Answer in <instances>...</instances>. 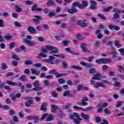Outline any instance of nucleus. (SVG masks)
<instances>
[{"label": "nucleus", "instance_id": "nucleus-1", "mask_svg": "<svg viewBox=\"0 0 124 124\" xmlns=\"http://www.w3.org/2000/svg\"><path fill=\"white\" fill-rule=\"evenodd\" d=\"M46 49L43 48L42 49V53H44V54L48 53V50L50 51V54H58V53L60 52V50H59V48L47 45L46 46Z\"/></svg>", "mask_w": 124, "mask_h": 124}, {"label": "nucleus", "instance_id": "nucleus-2", "mask_svg": "<svg viewBox=\"0 0 124 124\" xmlns=\"http://www.w3.org/2000/svg\"><path fill=\"white\" fill-rule=\"evenodd\" d=\"M70 118L72 120H74V123L76 124H79L80 121H82L80 115L77 112H74L73 115H71Z\"/></svg>", "mask_w": 124, "mask_h": 124}, {"label": "nucleus", "instance_id": "nucleus-3", "mask_svg": "<svg viewBox=\"0 0 124 124\" xmlns=\"http://www.w3.org/2000/svg\"><path fill=\"white\" fill-rule=\"evenodd\" d=\"M96 63H98V64H101V63L106 64L107 63H109L110 62H112L111 59H105L102 58L100 59H97L95 60Z\"/></svg>", "mask_w": 124, "mask_h": 124}, {"label": "nucleus", "instance_id": "nucleus-4", "mask_svg": "<svg viewBox=\"0 0 124 124\" xmlns=\"http://www.w3.org/2000/svg\"><path fill=\"white\" fill-rule=\"evenodd\" d=\"M65 11H66L70 14H75L78 12V10L76 9V8L72 7L70 9H69L68 7L64 8Z\"/></svg>", "mask_w": 124, "mask_h": 124}, {"label": "nucleus", "instance_id": "nucleus-5", "mask_svg": "<svg viewBox=\"0 0 124 124\" xmlns=\"http://www.w3.org/2000/svg\"><path fill=\"white\" fill-rule=\"evenodd\" d=\"M34 87L35 88H32V91H41L42 90V87H39V81L38 80L36 81L33 84Z\"/></svg>", "mask_w": 124, "mask_h": 124}, {"label": "nucleus", "instance_id": "nucleus-6", "mask_svg": "<svg viewBox=\"0 0 124 124\" xmlns=\"http://www.w3.org/2000/svg\"><path fill=\"white\" fill-rule=\"evenodd\" d=\"M6 83L8 84V85H10L11 86H17L18 87H21L23 85H22V83L21 82H18L17 84L16 82H13L10 80H6Z\"/></svg>", "mask_w": 124, "mask_h": 124}, {"label": "nucleus", "instance_id": "nucleus-7", "mask_svg": "<svg viewBox=\"0 0 124 124\" xmlns=\"http://www.w3.org/2000/svg\"><path fill=\"white\" fill-rule=\"evenodd\" d=\"M38 5L37 4H34L31 7V11L34 12L36 11L37 12H39V11H42V9L41 8H37Z\"/></svg>", "mask_w": 124, "mask_h": 124}, {"label": "nucleus", "instance_id": "nucleus-8", "mask_svg": "<svg viewBox=\"0 0 124 124\" xmlns=\"http://www.w3.org/2000/svg\"><path fill=\"white\" fill-rule=\"evenodd\" d=\"M23 42H25V43H27L28 44V46H34L35 45V42H32L31 40H29L27 39H24L23 40Z\"/></svg>", "mask_w": 124, "mask_h": 124}, {"label": "nucleus", "instance_id": "nucleus-9", "mask_svg": "<svg viewBox=\"0 0 124 124\" xmlns=\"http://www.w3.org/2000/svg\"><path fill=\"white\" fill-rule=\"evenodd\" d=\"M31 74H33V75H36V76H39V75H40V72L38 70L31 68Z\"/></svg>", "mask_w": 124, "mask_h": 124}, {"label": "nucleus", "instance_id": "nucleus-10", "mask_svg": "<svg viewBox=\"0 0 124 124\" xmlns=\"http://www.w3.org/2000/svg\"><path fill=\"white\" fill-rule=\"evenodd\" d=\"M94 87L96 89L99 88V87H101V88H104V89H105L106 88V86L104 85V84L101 82L96 83L94 85Z\"/></svg>", "mask_w": 124, "mask_h": 124}, {"label": "nucleus", "instance_id": "nucleus-11", "mask_svg": "<svg viewBox=\"0 0 124 124\" xmlns=\"http://www.w3.org/2000/svg\"><path fill=\"white\" fill-rule=\"evenodd\" d=\"M102 75L99 73L94 75V77L92 78V80H99L101 79Z\"/></svg>", "mask_w": 124, "mask_h": 124}, {"label": "nucleus", "instance_id": "nucleus-12", "mask_svg": "<svg viewBox=\"0 0 124 124\" xmlns=\"http://www.w3.org/2000/svg\"><path fill=\"white\" fill-rule=\"evenodd\" d=\"M73 7H76L78 6L79 9H83L84 7L83 6H80V2H75L72 4Z\"/></svg>", "mask_w": 124, "mask_h": 124}, {"label": "nucleus", "instance_id": "nucleus-13", "mask_svg": "<svg viewBox=\"0 0 124 124\" xmlns=\"http://www.w3.org/2000/svg\"><path fill=\"white\" fill-rule=\"evenodd\" d=\"M85 21L86 20H84V21H83L82 20H79L77 22V24L79 26H81V27H88V25H87V23H85Z\"/></svg>", "mask_w": 124, "mask_h": 124}, {"label": "nucleus", "instance_id": "nucleus-14", "mask_svg": "<svg viewBox=\"0 0 124 124\" xmlns=\"http://www.w3.org/2000/svg\"><path fill=\"white\" fill-rule=\"evenodd\" d=\"M35 18H36L33 19V21L35 24H39V20H42V17L40 16H36Z\"/></svg>", "mask_w": 124, "mask_h": 124}, {"label": "nucleus", "instance_id": "nucleus-15", "mask_svg": "<svg viewBox=\"0 0 124 124\" xmlns=\"http://www.w3.org/2000/svg\"><path fill=\"white\" fill-rule=\"evenodd\" d=\"M113 12H114L115 13H116V14H115L113 16H120V15L118 13H121L122 12V11H121L120 9L116 8H114L113 10Z\"/></svg>", "mask_w": 124, "mask_h": 124}, {"label": "nucleus", "instance_id": "nucleus-16", "mask_svg": "<svg viewBox=\"0 0 124 124\" xmlns=\"http://www.w3.org/2000/svg\"><path fill=\"white\" fill-rule=\"evenodd\" d=\"M28 31H30V32H31V33H34V34H36V30L34 28L30 26L28 28Z\"/></svg>", "mask_w": 124, "mask_h": 124}, {"label": "nucleus", "instance_id": "nucleus-17", "mask_svg": "<svg viewBox=\"0 0 124 124\" xmlns=\"http://www.w3.org/2000/svg\"><path fill=\"white\" fill-rule=\"evenodd\" d=\"M107 106H108V103H101L99 104L97 106V107H100V108H105V107H107Z\"/></svg>", "mask_w": 124, "mask_h": 124}, {"label": "nucleus", "instance_id": "nucleus-18", "mask_svg": "<svg viewBox=\"0 0 124 124\" xmlns=\"http://www.w3.org/2000/svg\"><path fill=\"white\" fill-rule=\"evenodd\" d=\"M68 74H70V72H68V73H65V74H57L55 75H56V78H60V77H62V76H68Z\"/></svg>", "mask_w": 124, "mask_h": 124}, {"label": "nucleus", "instance_id": "nucleus-19", "mask_svg": "<svg viewBox=\"0 0 124 124\" xmlns=\"http://www.w3.org/2000/svg\"><path fill=\"white\" fill-rule=\"evenodd\" d=\"M47 103H43L41 106V110L42 111H46L47 108H46V107H47Z\"/></svg>", "mask_w": 124, "mask_h": 124}, {"label": "nucleus", "instance_id": "nucleus-20", "mask_svg": "<svg viewBox=\"0 0 124 124\" xmlns=\"http://www.w3.org/2000/svg\"><path fill=\"white\" fill-rule=\"evenodd\" d=\"M86 101H89V99L86 97H83L81 102H82L84 106H87V105H88V103Z\"/></svg>", "mask_w": 124, "mask_h": 124}, {"label": "nucleus", "instance_id": "nucleus-21", "mask_svg": "<svg viewBox=\"0 0 124 124\" xmlns=\"http://www.w3.org/2000/svg\"><path fill=\"white\" fill-rule=\"evenodd\" d=\"M80 115L83 119H84V120H89V119H90V116L88 114H86L84 113H81Z\"/></svg>", "mask_w": 124, "mask_h": 124}, {"label": "nucleus", "instance_id": "nucleus-22", "mask_svg": "<svg viewBox=\"0 0 124 124\" xmlns=\"http://www.w3.org/2000/svg\"><path fill=\"white\" fill-rule=\"evenodd\" d=\"M46 5L47 6H51L52 5H56V4L54 2V0H49L46 3Z\"/></svg>", "mask_w": 124, "mask_h": 124}, {"label": "nucleus", "instance_id": "nucleus-23", "mask_svg": "<svg viewBox=\"0 0 124 124\" xmlns=\"http://www.w3.org/2000/svg\"><path fill=\"white\" fill-rule=\"evenodd\" d=\"M33 104V101L32 100H29L27 102H25V105L27 107H30L31 104Z\"/></svg>", "mask_w": 124, "mask_h": 124}, {"label": "nucleus", "instance_id": "nucleus-24", "mask_svg": "<svg viewBox=\"0 0 124 124\" xmlns=\"http://www.w3.org/2000/svg\"><path fill=\"white\" fill-rule=\"evenodd\" d=\"M45 62H47V63H50V64H55L54 61L49 59H46L44 60Z\"/></svg>", "mask_w": 124, "mask_h": 124}, {"label": "nucleus", "instance_id": "nucleus-25", "mask_svg": "<svg viewBox=\"0 0 124 124\" xmlns=\"http://www.w3.org/2000/svg\"><path fill=\"white\" fill-rule=\"evenodd\" d=\"M115 45L117 47V48H121L122 47V45L121 44V41L116 40L114 43Z\"/></svg>", "mask_w": 124, "mask_h": 124}, {"label": "nucleus", "instance_id": "nucleus-26", "mask_svg": "<svg viewBox=\"0 0 124 124\" xmlns=\"http://www.w3.org/2000/svg\"><path fill=\"white\" fill-rule=\"evenodd\" d=\"M41 57H42V58H47L48 57V56L47 55L45 54V53H44L43 52H42L39 54V56H37V58L41 59Z\"/></svg>", "mask_w": 124, "mask_h": 124}, {"label": "nucleus", "instance_id": "nucleus-27", "mask_svg": "<svg viewBox=\"0 0 124 124\" xmlns=\"http://www.w3.org/2000/svg\"><path fill=\"white\" fill-rule=\"evenodd\" d=\"M81 49L84 51L87 52V44H81Z\"/></svg>", "mask_w": 124, "mask_h": 124}, {"label": "nucleus", "instance_id": "nucleus-28", "mask_svg": "<svg viewBox=\"0 0 124 124\" xmlns=\"http://www.w3.org/2000/svg\"><path fill=\"white\" fill-rule=\"evenodd\" d=\"M82 5H80V6H83V9H84V8H85V7H87V6H88V5H89L88 2L85 0L82 1Z\"/></svg>", "mask_w": 124, "mask_h": 124}, {"label": "nucleus", "instance_id": "nucleus-29", "mask_svg": "<svg viewBox=\"0 0 124 124\" xmlns=\"http://www.w3.org/2000/svg\"><path fill=\"white\" fill-rule=\"evenodd\" d=\"M12 58V59H13L14 60H16V61H20V57L18 56L17 54H13Z\"/></svg>", "mask_w": 124, "mask_h": 124}, {"label": "nucleus", "instance_id": "nucleus-30", "mask_svg": "<svg viewBox=\"0 0 124 124\" xmlns=\"http://www.w3.org/2000/svg\"><path fill=\"white\" fill-rule=\"evenodd\" d=\"M112 8L113 6H110L109 7L104 8L103 11H104V12H108V11H110V10H111V9H112Z\"/></svg>", "mask_w": 124, "mask_h": 124}, {"label": "nucleus", "instance_id": "nucleus-31", "mask_svg": "<svg viewBox=\"0 0 124 124\" xmlns=\"http://www.w3.org/2000/svg\"><path fill=\"white\" fill-rule=\"evenodd\" d=\"M48 72L50 73V74H54V75H57V74H58V73L57 72V69H53L49 71Z\"/></svg>", "mask_w": 124, "mask_h": 124}, {"label": "nucleus", "instance_id": "nucleus-32", "mask_svg": "<svg viewBox=\"0 0 124 124\" xmlns=\"http://www.w3.org/2000/svg\"><path fill=\"white\" fill-rule=\"evenodd\" d=\"M72 68L74 69H76L77 70H82V67L76 65H73L71 66Z\"/></svg>", "mask_w": 124, "mask_h": 124}, {"label": "nucleus", "instance_id": "nucleus-33", "mask_svg": "<svg viewBox=\"0 0 124 124\" xmlns=\"http://www.w3.org/2000/svg\"><path fill=\"white\" fill-rule=\"evenodd\" d=\"M53 119H54V116L51 114H49V116L47 118V122L53 121Z\"/></svg>", "mask_w": 124, "mask_h": 124}, {"label": "nucleus", "instance_id": "nucleus-34", "mask_svg": "<svg viewBox=\"0 0 124 124\" xmlns=\"http://www.w3.org/2000/svg\"><path fill=\"white\" fill-rule=\"evenodd\" d=\"M25 64H26V65L33 64V62H32V61L31 60H29L25 62Z\"/></svg>", "mask_w": 124, "mask_h": 124}, {"label": "nucleus", "instance_id": "nucleus-35", "mask_svg": "<svg viewBox=\"0 0 124 124\" xmlns=\"http://www.w3.org/2000/svg\"><path fill=\"white\" fill-rule=\"evenodd\" d=\"M19 80H21L23 82H25L27 81V78H26V75L21 76L19 78Z\"/></svg>", "mask_w": 124, "mask_h": 124}, {"label": "nucleus", "instance_id": "nucleus-36", "mask_svg": "<svg viewBox=\"0 0 124 124\" xmlns=\"http://www.w3.org/2000/svg\"><path fill=\"white\" fill-rule=\"evenodd\" d=\"M33 120H34V123H35V124H37V123L40 121V119L38 116L34 117Z\"/></svg>", "mask_w": 124, "mask_h": 124}, {"label": "nucleus", "instance_id": "nucleus-37", "mask_svg": "<svg viewBox=\"0 0 124 124\" xmlns=\"http://www.w3.org/2000/svg\"><path fill=\"white\" fill-rule=\"evenodd\" d=\"M57 110V106L55 105H52L51 106V111L53 113H55L56 112V111Z\"/></svg>", "mask_w": 124, "mask_h": 124}, {"label": "nucleus", "instance_id": "nucleus-38", "mask_svg": "<svg viewBox=\"0 0 124 124\" xmlns=\"http://www.w3.org/2000/svg\"><path fill=\"white\" fill-rule=\"evenodd\" d=\"M113 86H115V87H122V83L116 81L114 84H113Z\"/></svg>", "mask_w": 124, "mask_h": 124}, {"label": "nucleus", "instance_id": "nucleus-39", "mask_svg": "<svg viewBox=\"0 0 124 124\" xmlns=\"http://www.w3.org/2000/svg\"><path fill=\"white\" fill-rule=\"evenodd\" d=\"M1 66L2 69H3V70H5V69H7L8 66L7 65V64H6V63H2Z\"/></svg>", "mask_w": 124, "mask_h": 124}, {"label": "nucleus", "instance_id": "nucleus-40", "mask_svg": "<svg viewBox=\"0 0 124 124\" xmlns=\"http://www.w3.org/2000/svg\"><path fill=\"white\" fill-rule=\"evenodd\" d=\"M104 112L105 114L107 115H110L111 114V111L108 108H106V109H104Z\"/></svg>", "mask_w": 124, "mask_h": 124}, {"label": "nucleus", "instance_id": "nucleus-41", "mask_svg": "<svg viewBox=\"0 0 124 124\" xmlns=\"http://www.w3.org/2000/svg\"><path fill=\"white\" fill-rule=\"evenodd\" d=\"M1 109H4L5 110H8L9 109H10V107L6 105H1Z\"/></svg>", "mask_w": 124, "mask_h": 124}, {"label": "nucleus", "instance_id": "nucleus-42", "mask_svg": "<svg viewBox=\"0 0 124 124\" xmlns=\"http://www.w3.org/2000/svg\"><path fill=\"white\" fill-rule=\"evenodd\" d=\"M96 72V70L94 68H91L89 70V73L90 74H93V73H95Z\"/></svg>", "mask_w": 124, "mask_h": 124}, {"label": "nucleus", "instance_id": "nucleus-43", "mask_svg": "<svg viewBox=\"0 0 124 124\" xmlns=\"http://www.w3.org/2000/svg\"><path fill=\"white\" fill-rule=\"evenodd\" d=\"M44 83L45 86H46V87H49V86H50V82H49V80H44Z\"/></svg>", "mask_w": 124, "mask_h": 124}, {"label": "nucleus", "instance_id": "nucleus-44", "mask_svg": "<svg viewBox=\"0 0 124 124\" xmlns=\"http://www.w3.org/2000/svg\"><path fill=\"white\" fill-rule=\"evenodd\" d=\"M53 56H54L55 57H58L59 58H61V59H64V58H65V57L64 56V55H63V54H61V55H57V54H53Z\"/></svg>", "mask_w": 124, "mask_h": 124}, {"label": "nucleus", "instance_id": "nucleus-45", "mask_svg": "<svg viewBox=\"0 0 124 124\" xmlns=\"http://www.w3.org/2000/svg\"><path fill=\"white\" fill-rule=\"evenodd\" d=\"M16 10L17 12H22V11H23V10L22 9V8L19 7L18 5H16Z\"/></svg>", "mask_w": 124, "mask_h": 124}, {"label": "nucleus", "instance_id": "nucleus-46", "mask_svg": "<svg viewBox=\"0 0 124 124\" xmlns=\"http://www.w3.org/2000/svg\"><path fill=\"white\" fill-rule=\"evenodd\" d=\"M59 82L60 83V84H65L66 81L65 80H63V79L62 78H60L59 80Z\"/></svg>", "mask_w": 124, "mask_h": 124}, {"label": "nucleus", "instance_id": "nucleus-47", "mask_svg": "<svg viewBox=\"0 0 124 124\" xmlns=\"http://www.w3.org/2000/svg\"><path fill=\"white\" fill-rule=\"evenodd\" d=\"M70 95V93H69V91H67L63 93V96H69Z\"/></svg>", "mask_w": 124, "mask_h": 124}, {"label": "nucleus", "instance_id": "nucleus-48", "mask_svg": "<svg viewBox=\"0 0 124 124\" xmlns=\"http://www.w3.org/2000/svg\"><path fill=\"white\" fill-rule=\"evenodd\" d=\"M10 97L12 100H16L17 99V97L15 95H10Z\"/></svg>", "mask_w": 124, "mask_h": 124}, {"label": "nucleus", "instance_id": "nucleus-49", "mask_svg": "<svg viewBox=\"0 0 124 124\" xmlns=\"http://www.w3.org/2000/svg\"><path fill=\"white\" fill-rule=\"evenodd\" d=\"M90 8L92 10H96V9H97V7H96V5H91V6H90Z\"/></svg>", "mask_w": 124, "mask_h": 124}, {"label": "nucleus", "instance_id": "nucleus-50", "mask_svg": "<svg viewBox=\"0 0 124 124\" xmlns=\"http://www.w3.org/2000/svg\"><path fill=\"white\" fill-rule=\"evenodd\" d=\"M68 43H70V41L67 40V41H64L63 42V44L64 46H67V45H68Z\"/></svg>", "mask_w": 124, "mask_h": 124}, {"label": "nucleus", "instance_id": "nucleus-51", "mask_svg": "<svg viewBox=\"0 0 124 124\" xmlns=\"http://www.w3.org/2000/svg\"><path fill=\"white\" fill-rule=\"evenodd\" d=\"M118 51L121 52V56H124V48H120L118 50Z\"/></svg>", "mask_w": 124, "mask_h": 124}, {"label": "nucleus", "instance_id": "nucleus-52", "mask_svg": "<svg viewBox=\"0 0 124 124\" xmlns=\"http://www.w3.org/2000/svg\"><path fill=\"white\" fill-rule=\"evenodd\" d=\"M48 116V113H45L43 115L42 118L41 119V121H43L44 119L46 118V117Z\"/></svg>", "mask_w": 124, "mask_h": 124}, {"label": "nucleus", "instance_id": "nucleus-53", "mask_svg": "<svg viewBox=\"0 0 124 124\" xmlns=\"http://www.w3.org/2000/svg\"><path fill=\"white\" fill-rule=\"evenodd\" d=\"M62 65L64 67V68H67V66L68 65V64L65 62H62Z\"/></svg>", "mask_w": 124, "mask_h": 124}, {"label": "nucleus", "instance_id": "nucleus-54", "mask_svg": "<svg viewBox=\"0 0 124 124\" xmlns=\"http://www.w3.org/2000/svg\"><path fill=\"white\" fill-rule=\"evenodd\" d=\"M26 3L28 5H31V4H33V2L31 0H27V1H26Z\"/></svg>", "mask_w": 124, "mask_h": 124}, {"label": "nucleus", "instance_id": "nucleus-55", "mask_svg": "<svg viewBox=\"0 0 124 124\" xmlns=\"http://www.w3.org/2000/svg\"><path fill=\"white\" fill-rule=\"evenodd\" d=\"M14 75V73L9 72L7 73L6 75V77H9L10 76H13Z\"/></svg>", "mask_w": 124, "mask_h": 124}, {"label": "nucleus", "instance_id": "nucleus-56", "mask_svg": "<svg viewBox=\"0 0 124 124\" xmlns=\"http://www.w3.org/2000/svg\"><path fill=\"white\" fill-rule=\"evenodd\" d=\"M33 66H35V67H41V63H37L34 64L33 65Z\"/></svg>", "mask_w": 124, "mask_h": 124}, {"label": "nucleus", "instance_id": "nucleus-57", "mask_svg": "<svg viewBox=\"0 0 124 124\" xmlns=\"http://www.w3.org/2000/svg\"><path fill=\"white\" fill-rule=\"evenodd\" d=\"M15 46V42H12L10 45V49H13Z\"/></svg>", "mask_w": 124, "mask_h": 124}, {"label": "nucleus", "instance_id": "nucleus-58", "mask_svg": "<svg viewBox=\"0 0 124 124\" xmlns=\"http://www.w3.org/2000/svg\"><path fill=\"white\" fill-rule=\"evenodd\" d=\"M51 94L52 95V96H53V97H58V93H56V92H52L51 93Z\"/></svg>", "mask_w": 124, "mask_h": 124}, {"label": "nucleus", "instance_id": "nucleus-59", "mask_svg": "<svg viewBox=\"0 0 124 124\" xmlns=\"http://www.w3.org/2000/svg\"><path fill=\"white\" fill-rule=\"evenodd\" d=\"M70 104H68L67 105L65 106L62 107V109H68L69 108V106H70Z\"/></svg>", "mask_w": 124, "mask_h": 124}, {"label": "nucleus", "instance_id": "nucleus-60", "mask_svg": "<svg viewBox=\"0 0 124 124\" xmlns=\"http://www.w3.org/2000/svg\"><path fill=\"white\" fill-rule=\"evenodd\" d=\"M108 68V65H105L102 66V70L103 71H106V69Z\"/></svg>", "mask_w": 124, "mask_h": 124}, {"label": "nucleus", "instance_id": "nucleus-61", "mask_svg": "<svg viewBox=\"0 0 124 124\" xmlns=\"http://www.w3.org/2000/svg\"><path fill=\"white\" fill-rule=\"evenodd\" d=\"M15 25L16 26V27H22V24H21V23H19L17 21H16L15 22Z\"/></svg>", "mask_w": 124, "mask_h": 124}, {"label": "nucleus", "instance_id": "nucleus-62", "mask_svg": "<svg viewBox=\"0 0 124 124\" xmlns=\"http://www.w3.org/2000/svg\"><path fill=\"white\" fill-rule=\"evenodd\" d=\"M38 40L39 41H42V42L45 41V38H44V37H39L38 38Z\"/></svg>", "mask_w": 124, "mask_h": 124}, {"label": "nucleus", "instance_id": "nucleus-63", "mask_svg": "<svg viewBox=\"0 0 124 124\" xmlns=\"http://www.w3.org/2000/svg\"><path fill=\"white\" fill-rule=\"evenodd\" d=\"M115 26V25H113L112 24H110L108 25V28L110 30H114Z\"/></svg>", "mask_w": 124, "mask_h": 124}, {"label": "nucleus", "instance_id": "nucleus-64", "mask_svg": "<svg viewBox=\"0 0 124 124\" xmlns=\"http://www.w3.org/2000/svg\"><path fill=\"white\" fill-rule=\"evenodd\" d=\"M83 86H82V85L78 86V92L83 91Z\"/></svg>", "mask_w": 124, "mask_h": 124}]
</instances>
